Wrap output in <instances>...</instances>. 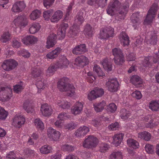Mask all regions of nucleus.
Masks as SVG:
<instances>
[{
	"instance_id": "obj_1",
	"label": "nucleus",
	"mask_w": 159,
	"mask_h": 159,
	"mask_svg": "<svg viewBox=\"0 0 159 159\" xmlns=\"http://www.w3.org/2000/svg\"><path fill=\"white\" fill-rule=\"evenodd\" d=\"M69 79L63 78L58 84V88L61 91L67 92V95L69 97H73L76 95L75 89L72 84H68Z\"/></svg>"
},
{
	"instance_id": "obj_2",
	"label": "nucleus",
	"mask_w": 159,
	"mask_h": 159,
	"mask_svg": "<svg viewBox=\"0 0 159 159\" xmlns=\"http://www.w3.org/2000/svg\"><path fill=\"white\" fill-rule=\"evenodd\" d=\"M29 23V20L26 15H22L15 18L11 22V26L13 27H19L21 29L25 28Z\"/></svg>"
},
{
	"instance_id": "obj_3",
	"label": "nucleus",
	"mask_w": 159,
	"mask_h": 159,
	"mask_svg": "<svg viewBox=\"0 0 159 159\" xmlns=\"http://www.w3.org/2000/svg\"><path fill=\"white\" fill-rule=\"evenodd\" d=\"M115 63L117 65H121L125 61L124 56L122 51L119 48H116L112 50Z\"/></svg>"
},
{
	"instance_id": "obj_4",
	"label": "nucleus",
	"mask_w": 159,
	"mask_h": 159,
	"mask_svg": "<svg viewBox=\"0 0 159 159\" xmlns=\"http://www.w3.org/2000/svg\"><path fill=\"white\" fill-rule=\"evenodd\" d=\"M12 96V90L11 87H0V101L2 102L8 101Z\"/></svg>"
},
{
	"instance_id": "obj_5",
	"label": "nucleus",
	"mask_w": 159,
	"mask_h": 159,
	"mask_svg": "<svg viewBox=\"0 0 159 159\" xmlns=\"http://www.w3.org/2000/svg\"><path fill=\"white\" fill-rule=\"evenodd\" d=\"M157 10V5L153 4L148 11L146 18L144 20L145 25H148L152 22L155 16L156 12Z\"/></svg>"
},
{
	"instance_id": "obj_6",
	"label": "nucleus",
	"mask_w": 159,
	"mask_h": 159,
	"mask_svg": "<svg viewBox=\"0 0 159 159\" xmlns=\"http://www.w3.org/2000/svg\"><path fill=\"white\" fill-rule=\"evenodd\" d=\"M18 62L13 59L4 60L1 65L2 68L7 71H11L14 69L18 65Z\"/></svg>"
},
{
	"instance_id": "obj_7",
	"label": "nucleus",
	"mask_w": 159,
	"mask_h": 159,
	"mask_svg": "<svg viewBox=\"0 0 159 159\" xmlns=\"http://www.w3.org/2000/svg\"><path fill=\"white\" fill-rule=\"evenodd\" d=\"M98 139L94 136H89L86 139L83 143V147L89 148L95 147L98 144Z\"/></svg>"
},
{
	"instance_id": "obj_8",
	"label": "nucleus",
	"mask_w": 159,
	"mask_h": 159,
	"mask_svg": "<svg viewBox=\"0 0 159 159\" xmlns=\"http://www.w3.org/2000/svg\"><path fill=\"white\" fill-rule=\"evenodd\" d=\"M25 118L23 115L16 114L13 119L12 125L16 127L20 128L25 124Z\"/></svg>"
},
{
	"instance_id": "obj_9",
	"label": "nucleus",
	"mask_w": 159,
	"mask_h": 159,
	"mask_svg": "<svg viewBox=\"0 0 159 159\" xmlns=\"http://www.w3.org/2000/svg\"><path fill=\"white\" fill-rule=\"evenodd\" d=\"M47 135L51 140L57 141L59 139L61 134L59 131L50 127L47 130Z\"/></svg>"
},
{
	"instance_id": "obj_10",
	"label": "nucleus",
	"mask_w": 159,
	"mask_h": 159,
	"mask_svg": "<svg viewBox=\"0 0 159 159\" xmlns=\"http://www.w3.org/2000/svg\"><path fill=\"white\" fill-rule=\"evenodd\" d=\"M159 58L158 55L157 54H155L153 57L148 56L145 57L142 64L144 66L150 67L152 65V62L155 63L158 62Z\"/></svg>"
},
{
	"instance_id": "obj_11",
	"label": "nucleus",
	"mask_w": 159,
	"mask_h": 159,
	"mask_svg": "<svg viewBox=\"0 0 159 159\" xmlns=\"http://www.w3.org/2000/svg\"><path fill=\"white\" fill-rule=\"evenodd\" d=\"M106 85L110 91L115 92L118 89L119 83L116 79H110L107 82Z\"/></svg>"
},
{
	"instance_id": "obj_12",
	"label": "nucleus",
	"mask_w": 159,
	"mask_h": 159,
	"mask_svg": "<svg viewBox=\"0 0 159 159\" xmlns=\"http://www.w3.org/2000/svg\"><path fill=\"white\" fill-rule=\"evenodd\" d=\"M40 112L43 116L48 117L52 114V109L47 104L45 103L42 105L40 108Z\"/></svg>"
},
{
	"instance_id": "obj_13",
	"label": "nucleus",
	"mask_w": 159,
	"mask_h": 159,
	"mask_svg": "<svg viewBox=\"0 0 159 159\" xmlns=\"http://www.w3.org/2000/svg\"><path fill=\"white\" fill-rule=\"evenodd\" d=\"M119 4V2L117 0L111 2L107 9V13L110 16L113 15L115 11L118 9Z\"/></svg>"
},
{
	"instance_id": "obj_14",
	"label": "nucleus",
	"mask_w": 159,
	"mask_h": 159,
	"mask_svg": "<svg viewBox=\"0 0 159 159\" xmlns=\"http://www.w3.org/2000/svg\"><path fill=\"white\" fill-rule=\"evenodd\" d=\"M68 27L67 23H62L60 25L57 33V36L59 39L61 40L65 37L66 30Z\"/></svg>"
},
{
	"instance_id": "obj_15",
	"label": "nucleus",
	"mask_w": 159,
	"mask_h": 159,
	"mask_svg": "<svg viewBox=\"0 0 159 159\" xmlns=\"http://www.w3.org/2000/svg\"><path fill=\"white\" fill-rule=\"evenodd\" d=\"M83 109L82 103L78 102L75 103L71 107V112L74 115L79 114L82 111Z\"/></svg>"
},
{
	"instance_id": "obj_16",
	"label": "nucleus",
	"mask_w": 159,
	"mask_h": 159,
	"mask_svg": "<svg viewBox=\"0 0 159 159\" xmlns=\"http://www.w3.org/2000/svg\"><path fill=\"white\" fill-rule=\"evenodd\" d=\"M21 40L24 44L27 45L35 43L38 41V39L34 36L28 35L23 37Z\"/></svg>"
},
{
	"instance_id": "obj_17",
	"label": "nucleus",
	"mask_w": 159,
	"mask_h": 159,
	"mask_svg": "<svg viewBox=\"0 0 159 159\" xmlns=\"http://www.w3.org/2000/svg\"><path fill=\"white\" fill-rule=\"evenodd\" d=\"M56 63L57 67L62 69L67 67L69 64V62L66 57L63 56L60 58Z\"/></svg>"
},
{
	"instance_id": "obj_18",
	"label": "nucleus",
	"mask_w": 159,
	"mask_h": 159,
	"mask_svg": "<svg viewBox=\"0 0 159 159\" xmlns=\"http://www.w3.org/2000/svg\"><path fill=\"white\" fill-rule=\"evenodd\" d=\"M75 61L77 66L83 67L88 64L89 60L86 57L81 56L76 58Z\"/></svg>"
},
{
	"instance_id": "obj_19",
	"label": "nucleus",
	"mask_w": 159,
	"mask_h": 159,
	"mask_svg": "<svg viewBox=\"0 0 159 159\" xmlns=\"http://www.w3.org/2000/svg\"><path fill=\"white\" fill-rule=\"evenodd\" d=\"M25 7V5L23 2H17L13 5L11 10L14 12H19L22 11Z\"/></svg>"
},
{
	"instance_id": "obj_20",
	"label": "nucleus",
	"mask_w": 159,
	"mask_h": 159,
	"mask_svg": "<svg viewBox=\"0 0 159 159\" xmlns=\"http://www.w3.org/2000/svg\"><path fill=\"white\" fill-rule=\"evenodd\" d=\"M89 131V128L85 126H82L78 129L75 133L77 137L84 136Z\"/></svg>"
},
{
	"instance_id": "obj_21",
	"label": "nucleus",
	"mask_w": 159,
	"mask_h": 159,
	"mask_svg": "<svg viewBox=\"0 0 159 159\" xmlns=\"http://www.w3.org/2000/svg\"><path fill=\"white\" fill-rule=\"evenodd\" d=\"M56 36L54 34H50L48 37L46 43V47L49 49L54 46L56 43Z\"/></svg>"
},
{
	"instance_id": "obj_22",
	"label": "nucleus",
	"mask_w": 159,
	"mask_h": 159,
	"mask_svg": "<svg viewBox=\"0 0 159 159\" xmlns=\"http://www.w3.org/2000/svg\"><path fill=\"white\" fill-rule=\"evenodd\" d=\"M86 51L85 45L81 44L75 46L73 49L72 52L74 54L78 55L84 53Z\"/></svg>"
},
{
	"instance_id": "obj_23",
	"label": "nucleus",
	"mask_w": 159,
	"mask_h": 159,
	"mask_svg": "<svg viewBox=\"0 0 159 159\" xmlns=\"http://www.w3.org/2000/svg\"><path fill=\"white\" fill-rule=\"evenodd\" d=\"M63 13L61 10H57L52 15L50 19L52 22L57 23L62 18Z\"/></svg>"
},
{
	"instance_id": "obj_24",
	"label": "nucleus",
	"mask_w": 159,
	"mask_h": 159,
	"mask_svg": "<svg viewBox=\"0 0 159 159\" xmlns=\"http://www.w3.org/2000/svg\"><path fill=\"white\" fill-rule=\"evenodd\" d=\"M61 50L60 48H57L54 50L47 54L46 56V58L47 59H52L56 58L60 54Z\"/></svg>"
},
{
	"instance_id": "obj_25",
	"label": "nucleus",
	"mask_w": 159,
	"mask_h": 159,
	"mask_svg": "<svg viewBox=\"0 0 159 159\" xmlns=\"http://www.w3.org/2000/svg\"><path fill=\"white\" fill-rule=\"evenodd\" d=\"M124 135L122 133H118L115 134L113 137L112 143L116 146H119L122 141Z\"/></svg>"
},
{
	"instance_id": "obj_26",
	"label": "nucleus",
	"mask_w": 159,
	"mask_h": 159,
	"mask_svg": "<svg viewBox=\"0 0 159 159\" xmlns=\"http://www.w3.org/2000/svg\"><path fill=\"white\" fill-rule=\"evenodd\" d=\"M130 81L137 87H141L143 85L142 80L137 75L133 76L131 78Z\"/></svg>"
},
{
	"instance_id": "obj_27",
	"label": "nucleus",
	"mask_w": 159,
	"mask_h": 159,
	"mask_svg": "<svg viewBox=\"0 0 159 159\" xmlns=\"http://www.w3.org/2000/svg\"><path fill=\"white\" fill-rule=\"evenodd\" d=\"M119 39L123 45L125 46L129 44V38L125 32H123L120 33L119 36Z\"/></svg>"
},
{
	"instance_id": "obj_28",
	"label": "nucleus",
	"mask_w": 159,
	"mask_h": 159,
	"mask_svg": "<svg viewBox=\"0 0 159 159\" xmlns=\"http://www.w3.org/2000/svg\"><path fill=\"white\" fill-rule=\"evenodd\" d=\"M56 103L58 106L63 109L68 108L70 107L71 105L70 102L63 99L58 100L56 102Z\"/></svg>"
},
{
	"instance_id": "obj_29",
	"label": "nucleus",
	"mask_w": 159,
	"mask_h": 159,
	"mask_svg": "<svg viewBox=\"0 0 159 159\" xmlns=\"http://www.w3.org/2000/svg\"><path fill=\"white\" fill-rule=\"evenodd\" d=\"M41 26L38 23H33L29 25V32L32 34H35L39 31Z\"/></svg>"
},
{
	"instance_id": "obj_30",
	"label": "nucleus",
	"mask_w": 159,
	"mask_h": 159,
	"mask_svg": "<svg viewBox=\"0 0 159 159\" xmlns=\"http://www.w3.org/2000/svg\"><path fill=\"white\" fill-rule=\"evenodd\" d=\"M11 36L8 31H4L0 35V41L2 43H6L11 40Z\"/></svg>"
},
{
	"instance_id": "obj_31",
	"label": "nucleus",
	"mask_w": 159,
	"mask_h": 159,
	"mask_svg": "<svg viewBox=\"0 0 159 159\" xmlns=\"http://www.w3.org/2000/svg\"><path fill=\"white\" fill-rule=\"evenodd\" d=\"M23 108L28 113H32L34 111L33 107L28 100L25 101L23 104Z\"/></svg>"
},
{
	"instance_id": "obj_32",
	"label": "nucleus",
	"mask_w": 159,
	"mask_h": 159,
	"mask_svg": "<svg viewBox=\"0 0 159 159\" xmlns=\"http://www.w3.org/2000/svg\"><path fill=\"white\" fill-rule=\"evenodd\" d=\"M149 107L152 111H159V100L152 101L150 102Z\"/></svg>"
},
{
	"instance_id": "obj_33",
	"label": "nucleus",
	"mask_w": 159,
	"mask_h": 159,
	"mask_svg": "<svg viewBox=\"0 0 159 159\" xmlns=\"http://www.w3.org/2000/svg\"><path fill=\"white\" fill-rule=\"evenodd\" d=\"M41 14V11L36 9L33 11L29 16L30 19L31 20H35L39 18Z\"/></svg>"
},
{
	"instance_id": "obj_34",
	"label": "nucleus",
	"mask_w": 159,
	"mask_h": 159,
	"mask_svg": "<svg viewBox=\"0 0 159 159\" xmlns=\"http://www.w3.org/2000/svg\"><path fill=\"white\" fill-rule=\"evenodd\" d=\"M106 103L104 101H102L99 103H96L93 104L95 110L97 112H100L104 109L106 106Z\"/></svg>"
},
{
	"instance_id": "obj_35",
	"label": "nucleus",
	"mask_w": 159,
	"mask_h": 159,
	"mask_svg": "<svg viewBox=\"0 0 159 159\" xmlns=\"http://www.w3.org/2000/svg\"><path fill=\"white\" fill-rule=\"evenodd\" d=\"M138 137L145 141H148L151 139L152 135L149 132L144 131L138 133Z\"/></svg>"
},
{
	"instance_id": "obj_36",
	"label": "nucleus",
	"mask_w": 159,
	"mask_h": 159,
	"mask_svg": "<svg viewBox=\"0 0 159 159\" xmlns=\"http://www.w3.org/2000/svg\"><path fill=\"white\" fill-rule=\"evenodd\" d=\"M128 146L133 149L139 148V145L138 142L136 140L132 139H129L127 141Z\"/></svg>"
},
{
	"instance_id": "obj_37",
	"label": "nucleus",
	"mask_w": 159,
	"mask_h": 159,
	"mask_svg": "<svg viewBox=\"0 0 159 159\" xmlns=\"http://www.w3.org/2000/svg\"><path fill=\"white\" fill-rule=\"evenodd\" d=\"M101 63L105 70L108 71L111 70V63L110 62H108L107 59L106 58L102 60Z\"/></svg>"
},
{
	"instance_id": "obj_38",
	"label": "nucleus",
	"mask_w": 159,
	"mask_h": 159,
	"mask_svg": "<svg viewBox=\"0 0 159 159\" xmlns=\"http://www.w3.org/2000/svg\"><path fill=\"white\" fill-rule=\"evenodd\" d=\"M109 159H123V154L120 151H114L109 156Z\"/></svg>"
},
{
	"instance_id": "obj_39",
	"label": "nucleus",
	"mask_w": 159,
	"mask_h": 159,
	"mask_svg": "<svg viewBox=\"0 0 159 159\" xmlns=\"http://www.w3.org/2000/svg\"><path fill=\"white\" fill-rule=\"evenodd\" d=\"M78 32V26L74 25L70 28L69 32V35L71 38H73L77 35Z\"/></svg>"
},
{
	"instance_id": "obj_40",
	"label": "nucleus",
	"mask_w": 159,
	"mask_h": 159,
	"mask_svg": "<svg viewBox=\"0 0 159 159\" xmlns=\"http://www.w3.org/2000/svg\"><path fill=\"white\" fill-rule=\"evenodd\" d=\"M93 70V72L97 74L99 76L103 77L105 76V73L102 70L99 66L96 64L94 65Z\"/></svg>"
},
{
	"instance_id": "obj_41",
	"label": "nucleus",
	"mask_w": 159,
	"mask_h": 159,
	"mask_svg": "<svg viewBox=\"0 0 159 159\" xmlns=\"http://www.w3.org/2000/svg\"><path fill=\"white\" fill-rule=\"evenodd\" d=\"M83 14V12H80L77 13L76 16L75 22L78 25L81 24L84 21Z\"/></svg>"
},
{
	"instance_id": "obj_42",
	"label": "nucleus",
	"mask_w": 159,
	"mask_h": 159,
	"mask_svg": "<svg viewBox=\"0 0 159 159\" xmlns=\"http://www.w3.org/2000/svg\"><path fill=\"white\" fill-rule=\"evenodd\" d=\"M39 149L40 151L42 154H47L50 153L52 148L50 146L45 145L42 146Z\"/></svg>"
},
{
	"instance_id": "obj_43",
	"label": "nucleus",
	"mask_w": 159,
	"mask_h": 159,
	"mask_svg": "<svg viewBox=\"0 0 159 159\" xmlns=\"http://www.w3.org/2000/svg\"><path fill=\"white\" fill-rule=\"evenodd\" d=\"M34 123L35 126L39 129L42 130L44 129L43 124L40 119H35L34 120Z\"/></svg>"
},
{
	"instance_id": "obj_44",
	"label": "nucleus",
	"mask_w": 159,
	"mask_h": 159,
	"mask_svg": "<svg viewBox=\"0 0 159 159\" xmlns=\"http://www.w3.org/2000/svg\"><path fill=\"white\" fill-rule=\"evenodd\" d=\"M53 10L51 9L44 11L43 12V17L45 20H48L53 12Z\"/></svg>"
},
{
	"instance_id": "obj_45",
	"label": "nucleus",
	"mask_w": 159,
	"mask_h": 159,
	"mask_svg": "<svg viewBox=\"0 0 159 159\" xmlns=\"http://www.w3.org/2000/svg\"><path fill=\"white\" fill-rule=\"evenodd\" d=\"M12 45L14 48H19L21 46V43L20 42L19 38L14 37L12 40Z\"/></svg>"
},
{
	"instance_id": "obj_46",
	"label": "nucleus",
	"mask_w": 159,
	"mask_h": 159,
	"mask_svg": "<svg viewBox=\"0 0 159 159\" xmlns=\"http://www.w3.org/2000/svg\"><path fill=\"white\" fill-rule=\"evenodd\" d=\"M84 33L86 35L89 36H91L93 34V31L92 27L89 25L87 24L85 26L84 29Z\"/></svg>"
},
{
	"instance_id": "obj_47",
	"label": "nucleus",
	"mask_w": 159,
	"mask_h": 159,
	"mask_svg": "<svg viewBox=\"0 0 159 159\" xmlns=\"http://www.w3.org/2000/svg\"><path fill=\"white\" fill-rule=\"evenodd\" d=\"M41 71L39 69L37 68H33L32 69L31 74L35 78L39 77L41 74Z\"/></svg>"
},
{
	"instance_id": "obj_48",
	"label": "nucleus",
	"mask_w": 159,
	"mask_h": 159,
	"mask_svg": "<svg viewBox=\"0 0 159 159\" xmlns=\"http://www.w3.org/2000/svg\"><path fill=\"white\" fill-rule=\"evenodd\" d=\"M145 149L146 151L148 154H152L154 152V147L150 144H146L145 146Z\"/></svg>"
},
{
	"instance_id": "obj_49",
	"label": "nucleus",
	"mask_w": 159,
	"mask_h": 159,
	"mask_svg": "<svg viewBox=\"0 0 159 159\" xmlns=\"http://www.w3.org/2000/svg\"><path fill=\"white\" fill-rule=\"evenodd\" d=\"M36 85L38 89V92H39L40 90L43 89L45 88V85L42 79L37 81Z\"/></svg>"
},
{
	"instance_id": "obj_50",
	"label": "nucleus",
	"mask_w": 159,
	"mask_h": 159,
	"mask_svg": "<svg viewBox=\"0 0 159 159\" xmlns=\"http://www.w3.org/2000/svg\"><path fill=\"white\" fill-rule=\"evenodd\" d=\"M58 67H57L56 63L50 66L48 69L47 73L50 75H52Z\"/></svg>"
},
{
	"instance_id": "obj_51",
	"label": "nucleus",
	"mask_w": 159,
	"mask_h": 159,
	"mask_svg": "<svg viewBox=\"0 0 159 159\" xmlns=\"http://www.w3.org/2000/svg\"><path fill=\"white\" fill-rule=\"evenodd\" d=\"M8 115V112L0 107V120H5L7 117Z\"/></svg>"
},
{
	"instance_id": "obj_52",
	"label": "nucleus",
	"mask_w": 159,
	"mask_h": 159,
	"mask_svg": "<svg viewBox=\"0 0 159 159\" xmlns=\"http://www.w3.org/2000/svg\"><path fill=\"white\" fill-rule=\"evenodd\" d=\"M120 112L121 113V118L124 120H127L130 114L129 112L127 111L125 109H122L120 111Z\"/></svg>"
},
{
	"instance_id": "obj_53",
	"label": "nucleus",
	"mask_w": 159,
	"mask_h": 159,
	"mask_svg": "<svg viewBox=\"0 0 159 159\" xmlns=\"http://www.w3.org/2000/svg\"><path fill=\"white\" fill-rule=\"evenodd\" d=\"M17 84L13 86V90L14 92L16 93H19L23 89V86L21 84Z\"/></svg>"
},
{
	"instance_id": "obj_54",
	"label": "nucleus",
	"mask_w": 159,
	"mask_h": 159,
	"mask_svg": "<svg viewBox=\"0 0 159 159\" xmlns=\"http://www.w3.org/2000/svg\"><path fill=\"white\" fill-rule=\"evenodd\" d=\"M17 53L19 55H21L25 58H28L30 56V53L25 49L21 50L18 51Z\"/></svg>"
},
{
	"instance_id": "obj_55",
	"label": "nucleus",
	"mask_w": 159,
	"mask_h": 159,
	"mask_svg": "<svg viewBox=\"0 0 159 159\" xmlns=\"http://www.w3.org/2000/svg\"><path fill=\"white\" fill-rule=\"evenodd\" d=\"M93 90L97 98L101 97L104 93V91L102 89L96 88Z\"/></svg>"
},
{
	"instance_id": "obj_56",
	"label": "nucleus",
	"mask_w": 159,
	"mask_h": 159,
	"mask_svg": "<svg viewBox=\"0 0 159 159\" xmlns=\"http://www.w3.org/2000/svg\"><path fill=\"white\" fill-rule=\"evenodd\" d=\"M98 38L101 39H107L108 38L105 28L101 31L100 33L98 35Z\"/></svg>"
},
{
	"instance_id": "obj_57",
	"label": "nucleus",
	"mask_w": 159,
	"mask_h": 159,
	"mask_svg": "<svg viewBox=\"0 0 159 159\" xmlns=\"http://www.w3.org/2000/svg\"><path fill=\"white\" fill-rule=\"evenodd\" d=\"M107 0H89L88 3L90 5H92L95 4H99L102 3L106 2Z\"/></svg>"
},
{
	"instance_id": "obj_58",
	"label": "nucleus",
	"mask_w": 159,
	"mask_h": 159,
	"mask_svg": "<svg viewBox=\"0 0 159 159\" xmlns=\"http://www.w3.org/2000/svg\"><path fill=\"white\" fill-rule=\"evenodd\" d=\"M117 106L113 103L110 104L107 107V111L111 112H115L117 109Z\"/></svg>"
},
{
	"instance_id": "obj_59",
	"label": "nucleus",
	"mask_w": 159,
	"mask_h": 159,
	"mask_svg": "<svg viewBox=\"0 0 159 159\" xmlns=\"http://www.w3.org/2000/svg\"><path fill=\"white\" fill-rule=\"evenodd\" d=\"M109 148V146L106 143H102L100 144L99 151L102 152H105Z\"/></svg>"
},
{
	"instance_id": "obj_60",
	"label": "nucleus",
	"mask_w": 159,
	"mask_h": 159,
	"mask_svg": "<svg viewBox=\"0 0 159 159\" xmlns=\"http://www.w3.org/2000/svg\"><path fill=\"white\" fill-rule=\"evenodd\" d=\"M61 149L65 151L70 152L74 150V148L71 145L68 144L63 145L61 147Z\"/></svg>"
},
{
	"instance_id": "obj_61",
	"label": "nucleus",
	"mask_w": 159,
	"mask_h": 159,
	"mask_svg": "<svg viewBox=\"0 0 159 159\" xmlns=\"http://www.w3.org/2000/svg\"><path fill=\"white\" fill-rule=\"evenodd\" d=\"M129 7V5L128 4L126 5V6H123V9H122V11L119 12V14L121 15L122 17L121 18V19H124L125 16V15L127 13L128 8Z\"/></svg>"
},
{
	"instance_id": "obj_62",
	"label": "nucleus",
	"mask_w": 159,
	"mask_h": 159,
	"mask_svg": "<svg viewBox=\"0 0 159 159\" xmlns=\"http://www.w3.org/2000/svg\"><path fill=\"white\" fill-rule=\"evenodd\" d=\"M108 38L112 37L114 35V29L111 27L105 28Z\"/></svg>"
},
{
	"instance_id": "obj_63",
	"label": "nucleus",
	"mask_w": 159,
	"mask_h": 159,
	"mask_svg": "<svg viewBox=\"0 0 159 159\" xmlns=\"http://www.w3.org/2000/svg\"><path fill=\"white\" fill-rule=\"evenodd\" d=\"M87 97L88 99L90 101H92L97 98L93 90L88 93Z\"/></svg>"
},
{
	"instance_id": "obj_64",
	"label": "nucleus",
	"mask_w": 159,
	"mask_h": 159,
	"mask_svg": "<svg viewBox=\"0 0 159 159\" xmlns=\"http://www.w3.org/2000/svg\"><path fill=\"white\" fill-rule=\"evenodd\" d=\"M16 155L13 151H11L7 153L6 155V159H16Z\"/></svg>"
}]
</instances>
